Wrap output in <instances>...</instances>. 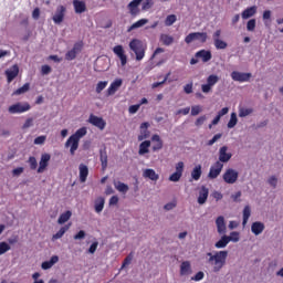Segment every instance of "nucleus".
Segmentation results:
<instances>
[{"label": "nucleus", "instance_id": "obj_1", "mask_svg": "<svg viewBox=\"0 0 283 283\" xmlns=\"http://www.w3.org/2000/svg\"><path fill=\"white\" fill-rule=\"evenodd\" d=\"M208 264H211L213 273H220L227 264V258H229V251H217L213 253L208 252Z\"/></svg>", "mask_w": 283, "mask_h": 283}, {"label": "nucleus", "instance_id": "obj_2", "mask_svg": "<svg viewBox=\"0 0 283 283\" xmlns=\"http://www.w3.org/2000/svg\"><path fill=\"white\" fill-rule=\"evenodd\" d=\"M87 135V128L82 127L78 128L73 135H71L64 144V147L69 149L71 156H75L76 150L78 149V143H81V138Z\"/></svg>", "mask_w": 283, "mask_h": 283}, {"label": "nucleus", "instance_id": "obj_3", "mask_svg": "<svg viewBox=\"0 0 283 283\" xmlns=\"http://www.w3.org/2000/svg\"><path fill=\"white\" fill-rule=\"evenodd\" d=\"M129 49L132 50V52H134L136 61H143L145 59V50H147V48L145 46L143 41L138 39H133L129 42Z\"/></svg>", "mask_w": 283, "mask_h": 283}, {"label": "nucleus", "instance_id": "obj_4", "mask_svg": "<svg viewBox=\"0 0 283 283\" xmlns=\"http://www.w3.org/2000/svg\"><path fill=\"white\" fill-rule=\"evenodd\" d=\"M207 32H192L189 33L185 38V42L189 45V43H193V41H199L200 43H207Z\"/></svg>", "mask_w": 283, "mask_h": 283}, {"label": "nucleus", "instance_id": "obj_5", "mask_svg": "<svg viewBox=\"0 0 283 283\" xmlns=\"http://www.w3.org/2000/svg\"><path fill=\"white\" fill-rule=\"evenodd\" d=\"M220 81V77L216 74H211L207 77V83L201 85V92L203 94H209L213 86Z\"/></svg>", "mask_w": 283, "mask_h": 283}, {"label": "nucleus", "instance_id": "obj_6", "mask_svg": "<svg viewBox=\"0 0 283 283\" xmlns=\"http://www.w3.org/2000/svg\"><path fill=\"white\" fill-rule=\"evenodd\" d=\"M176 171L169 176L170 182H179L180 178H182V174L185 171V163L178 161L175 166Z\"/></svg>", "mask_w": 283, "mask_h": 283}, {"label": "nucleus", "instance_id": "obj_7", "mask_svg": "<svg viewBox=\"0 0 283 283\" xmlns=\"http://www.w3.org/2000/svg\"><path fill=\"white\" fill-rule=\"evenodd\" d=\"M31 106L29 103H15L9 106V114H23L25 112H30Z\"/></svg>", "mask_w": 283, "mask_h": 283}, {"label": "nucleus", "instance_id": "obj_8", "mask_svg": "<svg viewBox=\"0 0 283 283\" xmlns=\"http://www.w3.org/2000/svg\"><path fill=\"white\" fill-rule=\"evenodd\" d=\"M220 36H222V30L220 29L212 34L214 48L216 50H227L229 44L226 41L221 40Z\"/></svg>", "mask_w": 283, "mask_h": 283}, {"label": "nucleus", "instance_id": "obj_9", "mask_svg": "<svg viewBox=\"0 0 283 283\" xmlns=\"http://www.w3.org/2000/svg\"><path fill=\"white\" fill-rule=\"evenodd\" d=\"M239 174L235 169L229 168L223 174V180L227 185H235L238 182Z\"/></svg>", "mask_w": 283, "mask_h": 283}, {"label": "nucleus", "instance_id": "obj_10", "mask_svg": "<svg viewBox=\"0 0 283 283\" xmlns=\"http://www.w3.org/2000/svg\"><path fill=\"white\" fill-rule=\"evenodd\" d=\"M222 169H224V164H222L220 161H216L210 167L208 178H210V180H216V178H218V176H220V174H222Z\"/></svg>", "mask_w": 283, "mask_h": 283}, {"label": "nucleus", "instance_id": "obj_11", "mask_svg": "<svg viewBox=\"0 0 283 283\" xmlns=\"http://www.w3.org/2000/svg\"><path fill=\"white\" fill-rule=\"evenodd\" d=\"M83 50V42H76L72 50L67 51L65 54L66 61H74L76 59V55L80 54Z\"/></svg>", "mask_w": 283, "mask_h": 283}, {"label": "nucleus", "instance_id": "obj_12", "mask_svg": "<svg viewBox=\"0 0 283 283\" xmlns=\"http://www.w3.org/2000/svg\"><path fill=\"white\" fill-rule=\"evenodd\" d=\"M113 52L119 59L122 67H125V65H127V54H125V49H123V45H115L113 48Z\"/></svg>", "mask_w": 283, "mask_h": 283}, {"label": "nucleus", "instance_id": "obj_13", "mask_svg": "<svg viewBox=\"0 0 283 283\" xmlns=\"http://www.w3.org/2000/svg\"><path fill=\"white\" fill-rule=\"evenodd\" d=\"M88 123L91 125H94V127H97V129H105L107 123L105 122V119H103V117H98L94 114H91L88 117Z\"/></svg>", "mask_w": 283, "mask_h": 283}, {"label": "nucleus", "instance_id": "obj_14", "mask_svg": "<svg viewBox=\"0 0 283 283\" xmlns=\"http://www.w3.org/2000/svg\"><path fill=\"white\" fill-rule=\"evenodd\" d=\"M51 159H52V156L48 153H44L41 155L39 167H38V174H43V171L48 169V165H50Z\"/></svg>", "mask_w": 283, "mask_h": 283}, {"label": "nucleus", "instance_id": "obj_15", "mask_svg": "<svg viewBox=\"0 0 283 283\" xmlns=\"http://www.w3.org/2000/svg\"><path fill=\"white\" fill-rule=\"evenodd\" d=\"M232 81H238L239 83H249L251 80V73H241L238 71H233L231 73Z\"/></svg>", "mask_w": 283, "mask_h": 283}, {"label": "nucleus", "instance_id": "obj_16", "mask_svg": "<svg viewBox=\"0 0 283 283\" xmlns=\"http://www.w3.org/2000/svg\"><path fill=\"white\" fill-rule=\"evenodd\" d=\"M120 87H123V78H116L106 90V96H114V94H116V91L120 90Z\"/></svg>", "mask_w": 283, "mask_h": 283}, {"label": "nucleus", "instance_id": "obj_17", "mask_svg": "<svg viewBox=\"0 0 283 283\" xmlns=\"http://www.w3.org/2000/svg\"><path fill=\"white\" fill-rule=\"evenodd\" d=\"M139 129H140V134L138 135L137 139L139 142L147 140V138H149V136L151 134L149 132V123L148 122L142 123L139 126Z\"/></svg>", "mask_w": 283, "mask_h": 283}, {"label": "nucleus", "instance_id": "obj_18", "mask_svg": "<svg viewBox=\"0 0 283 283\" xmlns=\"http://www.w3.org/2000/svg\"><path fill=\"white\" fill-rule=\"evenodd\" d=\"M65 12H66L65 7L59 6L56 8V11H55L53 18H52L53 22L56 23L57 25L63 23V19H65Z\"/></svg>", "mask_w": 283, "mask_h": 283}, {"label": "nucleus", "instance_id": "obj_19", "mask_svg": "<svg viewBox=\"0 0 283 283\" xmlns=\"http://www.w3.org/2000/svg\"><path fill=\"white\" fill-rule=\"evenodd\" d=\"M229 151V147L227 146H222L220 149H219V160L218 163H229V160H231V158L233 157V155L231 153H228Z\"/></svg>", "mask_w": 283, "mask_h": 283}, {"label": "nucleus", "instance_id": "obj_20", "mask_svg": "<svg viewBox=\"0 0 283 283\" xmlns=\"http://www.w3.org/2000/svg\"><path fill=\"white\" fill-rule=\"evenodd\" d=\"M196 59H201L202 63H209L211 59H213V55L211 54V51L209 50H200L195 54Z\"/></svg>", "mask_w": 283, "mask_h": 283}, {"label": "nucleus", "instance_id": "obj_21", "mask_svg": "<svg viewBox=\"0 0 283 283\" xmlns=\"http://www.w3.org/2000/svg\"><path fill=\"white\" fill-rule=\"evenodd\" d=\"M216 227L219 235H224V233H227V222L224 221V217L219 216L216 219Z\"/></svg>", "mask_w": 283, "mask_h": 283}, {"label": "nucleus", "instance_id": "obj_22", "mask_svg": "<svg viewBox=\"0 0 283 283\" xmlns=\"http://www.w3.org/2000/svg\"><path fill=\"white\" fill-rule=\"evenodd\" d=\"M80 182H87V177L90 176V168L85 164H80Z\"/></svg>", "mask_w": 283, "mask_h": 283}, {"label": "nucleus", "instance_id": "obj_23", "mask_svg": "<svg viewBox=\"0 0 283 283\" xmlns=\"http://www.w3.org/2000/svg\"><path fill=\"white\" fill-rule=\"evenodd\" d=\"M8 83H12L15 76H19V66L14 64L11 69L6 71Z\"/></svg>", "mask_w": 283, "mask_h": 283}, {"label": "nucleus", "instance_id": "obj_24", "mask_svg": "<svg viewBox=\"0 0 283 283\" xmlns=\"http://www.w3.org/2000/svg\"><path fill=\"white\" fill-rule=\"evenodd\" d=\"M151 142L155 143L151 147L153 151H160L164 147L163 139L160 138V135L155 134L151 136Z\"/></svg>", "mask_w": 283, "mask_h": 283}, {"label": "nucleus", "instance_id": "obj_25", "mask_svg": "<svg viewBox=\"0 0 283 283\" xmlns=\"http://www.w3.org/2000/svg\"><path fill=\"white\" fill-rule=\"evenodd\" d=\"M73 6L76 14H83V12L87 11V6L84 1L73 0Z\"/></svg>", "mask_w": 283, "mask_h": 283}, {"label": "nucleus", "instance_id": "obj_26", "mask_svg": "<svg viewBox=\"0 0 283 283\" xmlns=\"http://www.w3.org/2000/svg\"><path fill=\"white\" fill-rule=\"evenodd\" d=\"M207 198H209V188L202 186L199 190L198 203L205 205V202H207Z\"/></svg>", "mask_w": 283, "mask_h": 283}, {"label": "nucleus", "instance_id": "obj_27", "mask_svg": "<svg viewBox=\"0 0 283 283\" xmlns=\"http://www.w3.org/2000/svg\"><path fill=\"white\" fill-rule=\"evenodd\" d=\"M251 231L254 235H260L264 231V223L255 221L251 226Z\"/></svg>", "mask_w": 283, "mask_h": 283}, {"label": "nucleus", "instance_id": "obj_28", "mask_svg": "<svg viewBox=\"0 0 283 283\" xmlns=\"http://www.w3.org/2000/svg\"><path fill=\"white\" fill-rule=\"evenodd\" d=\"M231 242V238L229 235L223 234L219 241L216 242V249H226V247Z\"/></svg>", "mask_w": 283, "mask_h": 283}, {"label": "nucleus", "instance_id": "obj_29", "mask_svg": "<svg viewBox=\"0 0 283 283\" xmlns=\"http://www.w3.org/2000/svg\"><path fill=\"white\" fill-rule=\"evenodd\" d=\"M149 147H151L150 140L142 142L138 150L139 156H145V154H149Z\"/></svg>", "mask_w": 283, "mask_h": 283}, {"label": "nucleus", "instance_id": "obj_30", "mask_svg": "<svg viewBox=\"0 0 283 283\" xmlns=\"http://www.w3.org/2000/svg\"><path fill=\"white\" fill-rule=\"evenodd\" d=\"M258 12V7H249L247 8L242 13V19H251V17H255V13Z\"/></svg>", "mask_w": 283, "mask_h": 283}, {"label": "nucleus", "instance_id": "obj_31", "mask_svg": "<svg viewBox=\"0 0 283 283\" xmlns=\"http://www.w3.org/2000/svg\"><path fill=\"white\" fill-rule=\"evenodd\" d=\"M56 262H59V255H53L50 261L42 262L41 266L43 271H48V269H52V265L56 264Z\"/></svg>", "mask_w": 283, "mask_h": 283}, {"label": "nucleus", "instance_id": "obj_32", "mask_svg": "<svg viewBox=\"0 0 283 283\" xmlns=\"http://www.w3.org/2000/svg\"><path fill=\"white\" fill-rule=\"evenodd\" d=\"M149 23L148 19H140L137 22L133 23L128 29L127 32H132L133 30H138V28H143V25H147Z\"/></svg>", "mask_w": 283, "mask_h": 283}, {"label": "nucleus", "instance_id": "obj_33", "mask_svg": "<svg viewBox=\"0 0 283 283\" xmlns=\"http://www.w3.org/2000/svg\"><path fill=\"white\" fill-rule=\"evenodd\" d=\"M191 273V263L184 261L180 265V275H189Z\"/></svg>", "mask_w": 283, "mask_h": 283}, {"label": "nucleus", "instance_id": "obj_34", "mask_svg": "<svg viewBox=\"0 0 283 283\" xmlns=\"http://www.w3.org/2000/svg\"><path fill=\"white\" fill-rule=\"evenodd\" d=\"M144 178H149V180H158V178H160V176L158 174H156V170L148 168L144 171Z\"/></svg>", "mask_w": 283, "mask_h": 283}, {"label": "nucleus", "instance_id": "obj_35", "mask_svg": "<svg viewBox=\"0 0 283 283\" xmlns=\"http://www.w3.org/2000/svg\"><path fill=\"white\" fill-rule=\"evenodd\" d=\"M71 226L72 224L69 223V224L62 227L55 234H53L52 240H61V238H63V235H65V232L70 231Z\"/></svg>", "mask_w": 283, "mask_h": 283}, {"label": "nucleus", "instance_id": "obj_36", "mask_svg": "<svg viewBox=\"0 0 283 283\" xmlns=\"http://www.w3.org/2000/svg\"><path fill=\"white\" fill-rule=\"evenodd\" d=\"M103 209H105V198L98 197L95 200V211H96V213H101L103 211Z\"/></svg>", "mask_w": 283, "mask_h": 283}, {"label": "nucleus", "instance_id": "obj_37", "mask_svg": "<svg viewBox=\"0 0 283 283\" xmlns=\"http://www.w3.org/2000/svg\"><path fill=\"white\" fill-rule=\"evenodd\" d=\"M138 6H140L139 3H137L135 0L130 1L128 3V10L132 14V17H136V14H138L140 11L138 10Z\"/></svg>", "mask_w": 283, "mask_h": 283}, {"label": "nucleus", "instance_id": "obj_38", "mask_svg": "<svg viewBox=\"0 0 283 283\" xmlns=\"http://www.w3.org/2000/svg\"><path fill=\"white\" fill-rule=\"evenodd\" d=\"M201 176H202V166L197 165L191 171V178L195 180H200Z\"/></svg>", "mask_w": 283, "mask_h": 283}, {"label": "nucleus", "instance_id": "obj_39", "mask_svg": "<svg viewBox=\"0 0 283 283\" xmlns=\"http://www.w3.org/2000/svg\"><path fill=\"white\" fill-rule=\"evenodd\" d=\"M99 160L102 163V169L105 171L107 169V150H99Z\"/></svg>", "mask_w": 283, "mask_h": 283}, {"label": "nucleus", "instance_id": "obj_40", "mask_svg": "<svg viewBox=\"0 0 283 283\" xmlns=\"http://www.w3.org/2000/svg\"><path fill=\"white\" fill-rule=\"evenodd\" d=\"M72 218V211H65L63 212L59 219H57V223L59 224H65V222H67V220H70Z\"/></svg>", "mask_w": 283, "mask_h": 283}, {"label": "nucleus", "instance_id": "obj_41", "mask_svg": "<svg viewBox=\"0 0 283 283\" xmlns=\"http://www.w3.org/2000/svg\"><path fill=\"white\" fill-rule=\"evenodd\" d=\"M169 76H171V72H168L166 74V76L164 77V81L153 83V90H156V87H160V85H165L167 81L168 83H174V80L169 78Z\"/></svg>", "mask_w": 283, "mask_h": 283}, {"label": "nucleus", "instance_id": "obj_42", "mask_svg": "<svg viewBox=\"0 0 283 283\" xmlns=\"http://www.w3.org/2000/svg\"><path fill=\"white\" fill-rule=\"evenodd\" d=\"M115 189H117V191H119L120 193H127V191H129V186H127V184H123L120 181L115 182Z\"/></svg>", "mask_w": 283, "mask_h": 283}, {"label": "nucleus", "instance_id": "obj_43", "mask_svg": "<svg viewBox=\"0 0 283 283\" xmlns=\"http://www.w3.org/2000/svg\"><path fill=\"white\" fill-rule=\"evenodd\" d=\"M160 42L163 43V45H171L174 43V36L169 34H161Z\"/></svg>", "mask_w": 283, "mask_h": 283}, {"label": "nucleus", "instance_id": "obj_44", "mask_svg": "<svg viewBox=\"0 0 283 283\" xmlns=\"http://www.w3.org/2000/svg\"><path fill=\"white\" fill-rule=\"evenodd\" d=\"M238 125V114L231 113L230 120L228 122V129H233Z\"/></svg>", "mask_w": 283, "mask_h": 283}, {"label": "nucleus", "instance_id": "obj_45", "mask_svg": "<svg viewBox=\"0 0 283 283\" xmlns=\"http://www.w3.org/2000/svg\"><path fill=\"white\" fill-rule=\"evenodd\" d=\"M249 218H251V207L245 206L243 209V227H245L247 222H249Z\"/></svg>", "mask_w": 283, "mask_h": 283}, {"label": "nucleus", "instance_id": "obj_46", "mask_svg": "<svg viewBox=\"0 0 283 283\" xmlns=\"http://www.w3.org/2000/svg\"><path fill=\"white\" fill-rule=\"evenodd\" d=\"M30 91V83L23 84L22 87L17 88L13 94L14 96H20V94H25V92Z\"/></svg>", "mask_w": 283, "mask_h": 283}, {"label": "nucleus", "instance_id": "obj_47", "mask_svg": "<svg viewBox=\"0 0 283 283\" xmlns=\"http://www.w3.org/2000/svg\"><path fill=\"white\" fill-rule=\"evenodd\" d=\"M176 21H178V18L176 17V14L167 15V18L165 20V25H167V28H169V27L174 25Z\"/></svg>", "mask_w": 283, "mask_h": 283}, {"label": "nucleus", "instance_id": "obj_48", "mask_svg": "<svg viewBox=\"0 0 283 283\" xmlns=\"http://www.w3.org/2000/svg\"><path fill=\"white\" fill-rule=\"evenodd\" d=\"M28 165H29L30 169H32L34 171V169H36V167H39V163L36 161V157H34V156L29 157Z\"/></svg>", "mask_w": 283, "mask_h": 283}, {"label": "nucleus", "instance_id": "obj_49", "mask_svg": "<svg viewBox=\"0 0 283 283\" xmlns=\"http://www.w3.org/2000/svg\"><path fill=\"white\" fill-rule=\"evenodd\" d=\"M250 114H253V108H240L239 109L240 118H245V116H250Z\"/></svg>", "mask_w": 283, "mask_h": 283}, {"label": "nucleus", "instance_id": "obj_50", "mask_svg": "<svg viewBox=\"0 0 283 283\" xmlns=\"http://www.w3.org/2000/svg\"><path fill=\"white\" fill-rule=\"evenodd\" d=\"M10 244L6 241L0 242V255H3L4 253H8L10 251Z\"/></svg>", "mask_w": 283, "mask_h": 283}, {"label": "nucleus", "instance_id": "obj_51", "mask_svg": "<svg viewBox=\"0 0 283 283\" xmlns=\"http://www.w3.org/2000/svg\"><path fill=\"white\" fill-rule=\"evenodd\" d=\"M108 82L107 81H101L97 83L95 92L96 94H101V92H103V90H105V87H107Z\"/></svg>", "mask_w": 283, "mask_h": 283}, {"label": "nucleus", "instance_id": "obj_52", "mask_svg": "<svg viewBox=\"0 0 283 283\" xmlns=\"http://www.w3.org/2000/svg\"><path fill=\"white\" fill-rule=\"evenodd\" d=\"M132 260H134V253H129L123 261L122 269H125V266H129L132 264Z\"/></svg>", "mask_w": 283, "mask_h": 283}, {"label": "nucleus", "instance_id": "obj_53", "mask_svg": "<svg viewBox=\"0 0 283 283\" xmlns=\"http://www.w3.org/2000/svg\"><path fill=\"white\" fill-rule=\"evenodd\" d=\"M220 138H222V134H217L212 137V139L208 140L207 145L208 147L213 146L216 143H218V140H220Z\"/></svg>", "mask_w": 283, "mask_h": 283}, {"label": "nucleus", "instance_id": "obj_54", "mask_svg": "<svg viewBox=\"0 0 283 283\" xmlns=\"http://www.w3.org/2000/svg\"><path fill=\"white\" fill-rule=\"evenodd\" d=\"M255 19H251V20H249L248 21V23H247V30H248V32H253V31H255Z\"/></svg>", "mask_w": 283, "mask_h": 283}, {"label": "nucleus", "instance_id": "obj_55", "mask_svg": "<svg viewBox=\"0 0 283 283\" xmlns=\"http://www.w3.org/2000/svg\"><path fill=\"white\" fill-rule=\"evenodd\" d=\"M185 94H193V82H190L184 86Z\"/></svg>", "mask_w": 283, "mask_h": 283}, {"label": "nucleus", "instance_id": "obj_56", "mask_svg": "<svg viewBox=\"0 0 283 283\" xmlns=\"http://www.w3.org/2000/svg\"><path fill=\"white\" fill-rule=\"evenodd\" d=\"M230 242H240V233L239 232H231L230 235Z\"/></svg>", "mask_w": 283, "mask_h": 283}, {"label": "nucleus", "instance_id": "obj_57", "mask_svg": "<svg viewBox=\"0 0 283 283\" xmlns=\"http://www.w3.org/2000/svg\"><path fill=\"white\" fill-rule=\"evenodd\" d=\"M202 112V107L200 105H195L191 107V116H198Z\"/></svg>", "mask_w": 283, "mask_h": 283}, {"label": "nucleus", "instance_id": "obj_58", "mask_svg": "<svg viewBox=\"0 0 283 283\" xmlns=\"http://www.w3.org/2000/svg\"><path fill=\"white\" fill-rule=\"evenodd\" d=\"M207 120V115H202L195 122L196 127H200L205 125V122Z\"/></svg>", "mask_w": 283, "mask_h": 283}, {"label": "nucleus", "instance_id": "obj_59", "mask_svg": "<svg viewBox=\"0 0 283 283\" xmlns=\"http://www.w3.org/2000/svg\"><path fill=\"white\" fill-rule=\"evenodd\" d=\"M32 125H34V118L29 117V118L24 122V124H23V126H22V129H29V127H32Z\"/></svg>", "mask_w": 283, "mask_h": 283}, {"label": "nucleus", "instance_id": "obj_60", "mask_svg": "<svg viewBox=\"0 0 283 283\" xmlns=\"http://www.w3.org/2000/svg\"><path fill=\"white\" fill-rule=\"evenodd\" d=\"M46 136L42 135L34 139V145H44L46 140Z\"/></svg>", "mask_w": 283, "mask_h": 283}, {"label": "nucleus", "instance_id": "obj_61", "mask_svg": "<svg viewBox=\"0 0 283 283\" xmlns=\"http://www.w3.org/2000/svg\"><path fill=\"white\" fill-rule=\"evenodd\" d=\"M193 282H200V280H205V272L199 271L195 276H192Z\"/></svg>", "mask_w": 283, "mask_h": 283}, {"label": "nucleus", "instance_id": "obj_62", "mask_svg": "<svg viewBox=\"0 0 283 283\" xmlns=\"http://www.w3.org/2000/svg\"><path fill=\"white\" fill-rule=\"evenodd\" d=\"M269 185H271V187H273L274 189L277 187V177L275 176H271L268 180Z\"/></svg>", "mask_w": 283, "mask_h": 283}, {"label": "nucleus", "instance_id": "obj_63", "mask_svg": "<svg viewBox=\"0 0 283 283\" xmlns=\"http://www.w3.org/2000/svg\"><path fill=\"white\" fill-rule=\"evenodd\" d=\"M139 109H140V104L130 105V106L128 107L129 114H136V112H138Z\"/></svg>", "mask_w": 283, "mask_h": 283}, {"label": "nucleus", "instance_id": "obj_64", "mask_svg": "<svg viewBox=\"0 0 283 283\" xmlns=\"http://www.w3.org/2000/svg\"><path fill=\"white\" fill-rule=\"evenodd\" d=\"M23 171H24L23 167H18L12 170V176H21V174H23Z\"/></svg>", "mask_w": 283, "mask_h": 283}]
</instances>
